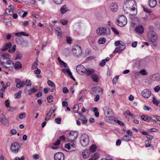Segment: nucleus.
Instances as JSON below:
<instances>
[{"instance_id": "1", "label": "nucleus", "mask_w": 160, "mask_h": 160, "mask_svg": "<svg viewBox=\"0 0 160 160\" xmlns=\"http://www.w3.org/2000/svg\"><path fill=\"white\" fill-rule=\"evenodd\" d=\"M135 2L134 0H127L124 3L123 8L125 10L126 9L129 10L130 14L132 16H134L137 14L136 8L133 7Z\"/></svg>"}, {"instance_id": "2", "label": "nucleus", "mask_w": 160, "mask_h": 160, "mask_svg": "<svg viewBox=\"0 0 160 160\" xmlns=\"http://www.w3.org/2000/svg\"><path fill=\"white\" fill-rule=\"evenodd\" d=\"M98 35H107L110 32V29L108 28L100 27L98 28L96 31Z\"/></svg>"}, {"instance_id": "3", "label": "nucleus", "mask_w": 160, "mask_h": 160, "mask_svg": "<svg viewBox=\"0 0 160 160\" xmlns=\"http://www.w3.org/2000/svg\"><path fill=\"white\" fill-rule=\"evenodd\" d=\"M127 23V18L123 15L119 16L116 22L117 24L121 27H123L125 26Z\"/></svg>"}, {"instance_id": "4", "label": "nucleus", "mask_w": 160, "mask_h": 160, "mask_svg": "<svg viewBox=\"0 0 160 160\" xmlns=\"http://www.w3.org/2000/svg\"><path fill=\"white\" fill-rule=\"evenodd\" d=\"M80 142L81 145L84 147L88 145L89 142V139L88 135L86 133L83 134L81 137Z\"/></svg>"}, {"instance_id": "5", "label": "nucleus", "mask_w": 160, "mask_h": 160, "mask_svg": "<svg viewBox=\"0 0 160 160\" xmlns=\"http://www.w3.org/2000/svg\"><path fill=\"white\" fill-rule=\"evenodd\" d=\"M105 116L108 122H111L110 121V120H112L114 118L113 116V113L112 110L111 109L108 108H106V109L104 110Z\"/></svg>"}, {"instance_id": "6", "label": "nucleus", "mask_w": 160, "mask_h": 160, "mask_svg": "<svg viewBox=\"0 0 160 160\" xmlns=\"http://www.w3.org/2000/svg\"><path fill=\"white\" fill-rule=\"evenodd\" d=\"M78 133L76 131H71L67 135V138L69 142H73L77 138Z\"/></svg>"}, {"instance_id": "7", "label": "nucleus", "mask_w": 160, "mask_h": 160, "mask_svg": "<svg viewBox=\"0 0 160 160\" xmlns=\"http://www.w3.org/2000/svg\"><path fill=\"white\" fill-rule=\"evenodd\" d=\"M149 40L152 42V45L155 46L157 39V36L155 33L152 31H150L148 33Z\"/></svg>"}, {"instance_id": "8", "label": "nucleus", "mask_w": 160, "mask_h": 160, "mask_svg": "<svg viewBox=\"0 0 160 160\" xmlns=\"http://www.w3.org/2000/svg\"><path fill=\"white\" fill-rule=\"evenodd\" d=\"M0 122L5 126L7 127L9 125V120L3 114H0Z\"/></svg>"}, {"instance_id": "9", "label": "nucleus", "mask_w": 160, "mask_h": 160, "mask_svg": "<svg viewBox=\"0 0 160 160\" xmlns=\"http://www.w3.org/2000/svg\"><path fill=\"white\" fill-rule=\"evenodd\" d=\"M0 63L3 67L5 68H8L10 67V65H12L14 66V63L12 61L8 60L6 61V62L2 61L1 60L0 61Z\"/></svg>"}, {"instance_id": "10", "label": "nucleus", "mask_w": 160, "mask_h": 160, "mask_svg": "<svg viewBox=\"0 0 160 160\" xmlns=\"http://www.w3.org/2000/svg\"><path fill=\"white\" fill-rule=\"evenodd\" d=\"M54 158V160H64L65 157L62 152H59L55 154Z\"/></svg>"}, {"instance_id": "11", "label": "nucleus", "mask_w": 160, "mask_h": 160, "mask_svg": "<svg viewBox=\"0 0 160 160\" xmlns=\"http://www.w3.org/2000/svg\"><path fill=\"white\" fill-rule=\"evenodd\" d=\"M76 70L78 73L80 74H83L85 73L86 69L82 65L80 64L76 67Z\"/></svg>"}, {"instance_id": "12", "label": "nucleus", "mask_w": 160, "mask_h": 160, "mask_svg": "<svg viewBox=\"0 0 160 160\" xmlns=\"http://www.w3.org/2000/svg\"><path fill=\"white\" fill-rule=\"evenodd\" d=\"M19 144L18 143L15 142L12 144L11 149L13 152L17 153L19 149Z\"/></svg>"}, {"instance_id": "13", "label": "nucleus", "mask_w": 160, "mask_h": 160, "mask_svg": "<svg viewBox=\"0 0 160 160\" xmlns=\"http://www.w3.org/2000/svg\"><path fill=\"white\" fill-rule=\"evenodd\" d=\"M141 94L144 98H148L151 95V92L149 89H145L142 91Z\"/></svg>"}, {"instance_id": "14", "label": "nucleus", "mask_w": 160, "mask_h": 160, "mask_svg": "<svg viewBox=\"0 0 160 160\" xmlns=\"http://www.w3.org/2000/svg\"><path fill=\"white\" fill-rule=\"evenodd\" d=\"M109 8L111 11L115 12L118 10V7L116 3H112L110 4L109 6Z\"/></svg>"}, {"instance_id": "15", "label": "nucleus", "mask_w": 160, "mask_h": 160, "mask_svg": "<svg viewBox=\"0 0 160 160\" xmlns=\"http://www.w3.org/2000/svg\"><path fill=\"white\" fill-rule=\"evenodd\" d=\"M55 109L51 108L45 116V120L48 121L50 119L52 114L55 112Z\"/></svg>"}, {"instance_id": "16", "label": "nucleus", "mask_w": 160, "mask_h": 160, "mask_svg": "<svg viewBox=\"0 0 160 160\" xmlns=\"http://www.w3.org/2000/svg\"><path fill=\"white\" fill-rule=\"evenodd\" d=\"M90 155V151L89 150L86 149L82 152V156L84 158H87Z\"/></svg>"}, {"instance_id": "17", "label": "nucleus", "mask_w": 160, "mask_h": 160, "mask_svg": "<svg viewBox=\"0 0 160 160\" xmlns=\"http://www.w3.org/2000/svg\"><path fill=\"white\" fill-rule=\"evenodd\" d=\"M158 117H159V116L155 115L151 117H149V122L152 121L153 122H156L157 121H159V118Z\"/></svg>"}, {"instance_id": "18", "label": "nucleus", "mask_w": 160, "mask_h": 160, "mask_svg": "<svg viewBox=\"0 0 160 160\" xmlns=\"http://www.w3.org/2000/svg\"><path fill=\"white\" fill-rule=\"evenodd\" d=\"M62 71L63 72L67 73L68 75L70 76L71 78L73 80H75V79L73 77L72 75V73L69 70L66 68H64L62 69Z\"/></svg>"}, {"instance_id": "19", "label": "nucleus", "mask_w": 160, "mask_h": 160, "mask_svg": "<svg viewBox=\"0 0 160 160\" xmlns=\"http://www.w3.org/2000/svg\"><path fill=\"white\" fill-rule=\"evenodd\" d=\"M73 53V55L77 57H79L81 56L82 53V51H71Z\"/></svg>"}, {"instance_id": "20", "label": "nucleus", "mask_w": 160, "mask_h": 160, "mask_svg": "<svg viewBox=\"0 0 160 160\" xmlns=\"http://www.w3.org/2000/svg\"><path fill=\"white\" fill-rule=\"evenodd\" d=\"M135 31L138 33L142 34L144 32L143 28L142 26H138L135 28Z\"/></svg>"}, {"instance_id": "21", "label": "nucleus", "mask_w": 160, "mask_h": 160, "mask_svg": "<svg viewBox=\"0 0 160 160\" xmlns=\"http://www.w3.org/2000/svg\"><path fill=\"white\" fill-rule=\"evenodd\" d=\"M91 78L93 81L94 82H98L99 80V78L98 75L96 74H92L91 76Z\"/></svg>"}, {"instance_id": "22", "label": "nucleus", "mask_w": 160, "mask_h": 160, "mask_svg": "<svg viewBox=\"0 0 160 160\" xmlns=\"http://www.w3.org/2000/svg\"><path fill=\"white\" fill-rule=\"evenodd\" d=\"M94 72V70L92 68L86 69L85 73L86 74L87 76H89L93 74Z\"/></svg>"}, {"instance_id": "23", "label": "nucleus", "mask_w": 160, "mask_h": 160, "mask_svg": "<svg viewBox=\"0 0 160 160\" xmlns=\"http://www.w3.org/2000/svg\"><path fill=\"white\" fill-rule=\"evenodd\" d=\"M135 64L137 66L140 67L141 66H143L144 65V62L142 59H138L137 60Z\"/></svg>"}, {"instance_id": "24", "label": "nucleus", "mask_w": 160, "mask_h": 160, "mask_svg": "<svg viewBox=\"0 0 160 160\" xmlns=\"http://www.w3.org/2000/svg\"><path fill=\"white\" fill-rule=\"evenodd\" d=\"M68 11L69 9L66 5L62 6L60 9V12L62 14L65 13Z\"/></svg>"}, {"instance_id": "25", "label": "nucleus", "mask_w": 160, "mask_h": 160, "mask_svg": "<svg viewBox=\"0 0 160 160\" xmlns=\"http://www.w3.org/2000/svg\"><path fill=\"white\" fill-rule=\"evenodd\" d=\"M157 2L156 0H149V5L152 8H154L157 4Z\"/></svg>"}, {"instance_id": "26", "label": "nucleus", "mask_w": 160, "mask_h": 160, "mask_svg": "<svg viewBox=\"0 0 160 160\" xmlns=\"http://www.w3.org/2000/svg\"><path fill=\"white\" fill-rule=\"evenodd\" d=\"M13 67L15 69L18 70L22 68V65L20 62L17 61L16 62L15 64H14V66Z\"/></svg>"}, {"instance_id": "27", "label": "nucleus", "mask_w": 160, "mask_h": 160, "mask_svg": "<svg viewBox=\"0 0 160 160\" xmlns=\"http://www.w3.org/2000/svg\"><path fill=\"white\" fill-rule=\"evenodd\" d=\"M12 47V44L11 43H6L4 45L3 48L2 50H11L10 49Z\"/></svg>"}, {"instance_id": "28", "label": "nucleus", "mask_w": 160, "mask_h": 160, "mask_svg": "<svg viewBox=\"0 0 160 160\" xmlns=\"http://www.w3.org/2000/svg\"><path fill=\"white\" fill-rule=\"evenodd\" d=\"M80 113V112L79 113H78L79 114L80 118V119L82 121V123L83 124H86L88 121L86 117L85 116H83Z\"/></svg>"}, {"instance_id": "29", "label": "nucleus", "mask_w": 160, "mask_h": 160, "mask_svg": "<svg viewBox=\"0 0 160 160\" xmlns=\"http://www.w3.org/2000/svg\"><path fill=\"white\" fill-rule=\"evenodd\" d=\"M61 142L58 139L56 142H55L52 146V149H56L58 148V146L60 144Z\"/></svg>"}, {"instance_id": "30", "label": "nucleus", "mask_w": 160, "mask_h": 160, "mask_svg": "<svg viewBox=\"0 0 160 160\" xmlns=\"http://www.w3.org/2000/svg\"><path fill=\"white\" fill-rule=\"evenodd\" d=\"M125 48V45L124 43H121L118 48H116L115 50H124Z\"/></svg>"}, {"instance_id": "31", "label": "nucleus", "mask_w": 160, "mask_h": 160, "mask_svg": "<svg viewBox=\"0 0 160 160\" xmlns=\"http://www.w3.org/2000/svg\"><path fill=\"white\" fill-rule=\"evenodd\" d=\"M55 30L56 32H57V33L58 34V36L59 38L62 37V32L60 28L58 27H57L55 28Z\"/></svg>"}, {"instance_id": "32", "label": "nucleus", "mask_w": 160, "mask_h": 160, "mask_svg": "<svg viewBox=\"0 0 160 160\" xmlns=\"http://www.w3.org/2000/svg\"><path fill=\"white\" fill-rule=\"evenodd\" d=\"M97 146L95 144H93L89 148V150L90 151V152H95Z\"/></svg>"}, {"instance_id": "33", "label": "nucleus", "mask_w": 160, "mask_h": 160, "mask_svg": "<svg viewBox=\"0 0 160 160\" xmlns=\"http://www.w3.org/2000/svg\"><path fill=\"white\" fill-rule=\"evenodd\" d=\"M38 62V61L37 59H36L32 63V67L31 68L32 69H34L36 68H37Z\"/></svg>"}, {"instance_id": "34", "label": "nucleus", "mask_w": 160, "mask_h": 160, "mask_svg": "<svg viewBox=\"0 0 160 160\" xmlns=\"http://www.w3.org/2000/svg\"><path fill=\"white\" fill-rule=\"evenodd\" d=\"M24 40V39L21 37L18 38L16 39L17 43L20 45L22 44Z\"/></svg>"}, {"instance_id": "35", "label": "nucleus", "mask_w": 160, "mask_h": 160, "mask_svg": "<svg viewBox=\"0 0 160 160\" xmlns=\"http://www.w3.org/2000/svg\"><path fill=\"white\" fill-rule=\"evenodd\" d=\"M25 83L24 81H21L16 84V86L18 88H21L23 87L25 85Z\"/></svg>"}, {"instance_id": "36", "label": "nucleus", "mask_w": 160, "mask_h": 160, "mask_svg": "<svg viewBox=\"0 0 160 160\" xmlns=\"http://www.w3.org/2000/svg\"><path fill=\"white\" fill-rule=\"evenodd\" d=\"M37 89H35L34 88H31V89L28 90V94L30 95L32 94L33 93L37 92Z\"/></svg>"}, {"instance_id": "37", "label": "nucleus", "mask_w": 160, "mask_h": 160, "mask_svg": "<svg viewBox=\"0 0 160 160\" xmlns=\"http://www.w3.org/2000/svg\"><path fill=\"white\" fill-rule=\"evenodd\" d=\"M151 141L150 140H148L146 141L145 142L146 147L147 148L151 147L152 146V145L151 144Z\"/></svg>"}, {"instance_id": "38", "label": "nucleus", "mask_w": 160, "mask_h": 160, "mask_svg": "<svg viewBox=\"0 0 160 160\" xmlns=\"http://www.w3.org/2000/svg\"><path fill=\"white\" fill-rule=\"evenodd\" d=\"M22 93V91H19L16 93L14 95V98H20L21 97V94Z\"/></svg>"}, {"instance_id": "39", "label": "nucleus", "mask_w": 160, "mask_h": 160, "mask_svg": "<svg viewBox=\"0 0 160 160\" xmlns=\"http://www.w3.org/2000/svg\"><path fill=\"white\" fill-rule=\"evenodd\" d=\"M10 55L8 54H1V59H7L8 60V59H9V56Z\"/></svg>"}, {"instance_id": "40", "label": "nucleus", "mask_w": 160, "mask_h": 160, "mask_svg": "<svg viewBox=\"0 0 160 160\" xmlns=\"http://www.w3.org/2000/svg\"><path fill=\"white\" fill-rule=\"evenodd\" d=\"M15 35L16 36H19V35H21L26 36H28L29 34H27L25 32H18L17 33H15Z\"/></svg>"}, {"instance_id": "41", "label": "nucleus", "mask_w": 160, "mask_h": 160, "mask_svg": "<svg viewBox=\"0 0 160 160\" xmlns=\"http://www.w3.org/2000/svg\"><path fill=\"white\" fill-rule=\"evenodd\" d=\"M159 78V76L158 74H154L152 75L151 77V79L153 81L158 80Z\"/></svg>"}, {"instance_id": "42", "label": "nucleus", "mask_w": 160, "mask_h": 160, "mask_svg": "<svg viewBox=\"0 0 160 160\" xmlns=\"http://www.w3.org/2000/svg\"><path fill=\"white\" fill-rule=\"evenodd\" d=\"M131 139V137L127 135H125L122 138V140H123L127 142L129 141Z\"/></svg>"}, {"instance_id": "43", "label": "nucleus", "mask_w": 160, "mask_h": 160, "mask_svg": "<svg viewBox=\"0 0 160 160\" xmlns=\"http://www.w3.org/2000/svg\"><path fill=\"white\" fill-rule=\"evenodd\" d=\"M106 41V38H100L98 41V43L99 44H102L104 43Z\"/></svg>"}, {"instance_id": "44", "label": "nucleus", "mask_w": 160, "mask_h": 160, "mask_svg": "<svg viewBox=\"0 0 160 160\" xmlns=\"http://www.w3.org/2000/svg\"><path fill=\"white\" fill-rule=\"evenodd\" d=\"M141 118L142 120L149 122V117L142 115L141 116Z\"/></svg>"}, {"instance_id": "45", "label": "nucleus", "mask_w": 160, "mask_h": 160, "mask_svg": "<svg viewBox=\"0 0 160 160\" xmlns=\"http://www.w3.org/2000/svg\"><path fill=\"white\" fill-rule=\"evenodd\" d=\"M96 90L97 92V93H100L101 94H102L103 92L102 89L100 87H95Z\"/></svg>"}, {"instance_id": "46", "label": "nucleus", "mask_w": 160, "mask_h": 160, "mask_svg": "<svg viewBox=\"0 0 160 160\" xmlns=\"http://www.w3.org/2000/svg\"><path fill=\"white\" fill-rule=\"evenodd\" d=\"M81 49V48L79 46L76 45H74L72 48V50H80Z\"/></svg>"}, {"instance_id": "47", "label": "nucleus", "mask_w": 160, "mask_h": 160, "mask_svg": "<svg viewBox=\"0 0 160 160\" xmlns=\"http://www.w3.org/2000/svg\"><path fill=\"white\" fill-rule=\"evenodd\" d=\"M5 12L7 14H8L10 15H13V12L12 10L8 8L6 9Z\"/></svg>"}, {"instance_id": "48", "label": "nucleus", "mask_w": 160, "mask_h": 160, "mask_svg": "<svg viewBox=\"0 0 160 160\" xmlns=\"http://www.w3.org/2000/svg\"><path fill=\"white\" fill-rule=\"evenodd\" d=\"M99 157V155L98 153H96L92 157V159H93L94 160H96L98 159Z\"/></svg>"}, {"instance_id": "49", "label": "nucleus", "mask_w": 160, "mask_h": 160, "mask_svg": "<svg viewBox=\"0 0 160 160\" xmlns=\"http://www.w3.org/2000/svg\"><path fill=\"white\" fill-rule=\"evenodd\" d=\"M71 52H72L71 51H64L63 54L66 56H68L70 54Z\"/></svg>"}, {"instance_id": "50", "label": "nucleus", "mask_w": 160, "mask_h": 160, "mask_svg": "<svg viewBox=\"0 0 160 160\" xmlns=\"http://www.w3.org/2000/svg\"><path fill=\"white\" fill-rule=\"evenodd\" d=\"M47 83L49 86L51 87H54L55 86V84L52 81L50 80L48 81Z\"/></svg>"}, {"instance_id": "51", "label": "nucleus", "mask_w": 160, "mask_h": 160, "mask_svg": "<svg viewBox=\"0 0 160 160\" xmlns=\"http://www.w3.org/2000/svg\"><path fill=\"white\" fill-rule=\"evenodd\" d=\"M139 73L143 75H146L147 74L146 71L144 69L140 70L139 72Z\"/></svg>"}, {"instance_id": "52", "label": "nucleus", "mask_w": 160, "mask_h": 160, "mask_svg": "<svg viewBox=\"0 0 160 160\" xmlns=\"http://www.w3.org/2000/svg\"><path fill=\"white\" fill-rule=\"evenodd\" d=\"M60 22L63 25H64L67 24L68 21L66 19H62L60 20Z\"/></svg>"}, {"instance_id": "53", "label": "nucleus", "mask_w": 160, "mask_h": 160, "mask_svg": "<svg viewBox=\"0 0 160 160\" xmlns=\"http://www.w3.org/2000/svg\"><path fill=\"white\" fill-rule=\"evenodd\" d=\"M28 42L24 40L23 42L21 45L23 47H26L28 46Z\"/></svg>"}, {"instance_id": "54", "label": "nucleus", "mask_w": 160, "mask_h": 160, "mask_svg": "<svg viewBox=\"0 0 160 160\" xmlns=\"http://www.w3.org/2000/svg\"><path fill=\"white\" fill-rule=\"evenodd\" d=\"M58 139L60 141H62L64 142L66 139V138L64 136H62L59 137Z\"/></svg>"}, {"instance_id": "55", "label": "nucleus", "mask_w": 160, "mask_h": 160, "mask_svg": "<svg viewBox=\"0 0 160 160\" xmlns=\"http://www.w3.org/2000/svg\"><path fill=\"white\" fill-rule=\"evenodd\" d=\"M91 93L92 95H94L97 93L96 88L94 87L92 88L91 90Z\"/></svg>"}, {"instance_id": "56", "label": "nucleus", "mask_w": 160, "mask_h": 160, "mask_svg": "<svg viewBox=\"0 0 160 160\" xmlns=\"http://www.w3.org/2000/svg\"><path fill=\"white\" fill-rule=\"evenodd\" d=\"M63 0H53L54 2L57 4H60L62 3Z\"/></svg>"}, {"instance_id": "57", "label": "nucleus", "mask_w": 160, "mask_h": 160, "mask_svg": "<svg viewBox=\"0 0 160 160\" xmlns=\"http://www.w3.org/2000/svg\"><path fill=\"white\" fill-rule=\"evenodd\" d=\"M152 102L153 104H154L156 105L157 106H158V101L156 99L155 97H153Z\"/></svg>"}, {"instance_id": "58", "label": "nucleus", "mask_w": 160, "mask_h": 160, "mask_svg": "<svg viewBox=\"0 0 160 160\" xmlns=\"http://www.w3.org/2000/svg\"><path fill=\"white\" fill-rule=\"evenodd\" d=\"M22 57V55L21 54L18 52L16 54V57L15 58L16 59H21Z\"/></svg>"}, {"instance_id": "59", "label": "nucleus", "mask_w": 160, "mask_h": 160, "mask_svg": "<svg viewBox=\"0 0 160 160\" xmlns=\"http://www.w3.org/2000/svg\"><path fill=\"white\" fill-rule=\"evenodd\" d=\"M114 120L115 122L118 123L119 125L121 126H122L124 124L123 123L119 120L116 119H114Z\"/></svg>"}, {"instance_id": "60", "label": "nucleus", "mask_w": 160, "mask_h": 160, "mask_svg": "<svg viewBox=\"0 0 160 160\" xmlns=\"http://www.w3.org/2000/svg\"><path fill=\"white\" fill-rule=\"evenodd\" d=\"M66 41L67 42L68 44H70L71 43V42L72 41L71 38L70 37H66Z\"/></svg>"}, {"instance_id": "61", "label": "nucleus", "mask_w": 160, "mask_h": 160, "mask_svg": "<svg viewBox=\"0 0 160 160\" xmlns=\"http://www.w3.org/2000/svg\"><path fill=\"white\" fill-rule=\"evenodd\" d=\"M154 90L155 92H158L160 90V87L159 85L156 86L154 88Z\"/></svg>"}, {"instance_id": "62", "label": "nucleus", "mask_w": 160, "mask_h": 160, "mask_svg": "<svg viewBox=\"0 0 160 160\" xmlns=\"http://www.w3.org/2000/svg\"><path fill=\"white\" fill-rule=\"evenodd\" d=\"M56 122L58 124H60L61 123V118H58L55 119Z\"/></svg>"}, {"instance_id": "63", "label": "nucleus", "mask_w": 160, "mask_h": 160, "mask_svg": "<svg viewBox=\"0 0 160 160\" xmlns=\"http://www.w3.org/2000/svg\"><path fill=\"white\" fill-rule=\"evenodd\" d=\"M25 83L26 85L28 86H31V83L30 82V81L29 80H26Z\"/></svg>"}, {"instance_id": "64", "label": "nucleus", "mask_w": 160, "mask_h": 160, "mask_svg": "<svg viewBox=\"0 0 160 160\" xmlns=\"http://www.w3.org/2000/svg\"><path fill=\"white\" fill-rule=\"evenodd\" d=\"M15 160H25V157L23 156L21 158L16 157L15 158Z\"/></svg>"}]
</instances>
